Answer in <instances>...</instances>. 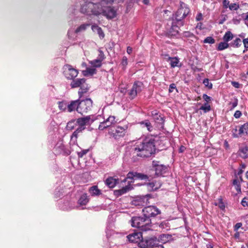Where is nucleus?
<instances>
[{"label": "nucleus", "instance_id": "1a4fd4ad", "mask_svg": "<svg viewBox=\"0 0 248 248\" xmlns=\"http://www.w3.org/2000/svg\"><path fill=\"white\" fill-rule=\"evenodd\" d=\"M153 177L151 175L144 174L137 172L130 171L128 173L126 179L131 180H141L145 181H150Z\"/></svg>", "mask_w": 248, "mask_h": 248}, {"label": "nucleus", "instance_id": "ddd939ff", "mask_svg": "<svg viewBox=\"0 0 248 248\" xmlns=\"http://www.w3.org/2000/svg\"><path fill=\"white\" fill-rule=\"evenodd\" d=\"M63 73L66 78L69 79H73L77 77L78 72L71 65L66 64L64 66Z\"/></svg>", "mask_w": 248, "mask_h": 248}, {"label": "nucleus", "instance_id": "f704fd0d", "mask_svg": "<svg viewBox=\"0 0 248 248\" xmlns=\"http://www.w3.org/2000/svg\"><path fill=\"white\" fill-rule=\"evenodd\" d=\"M59 109L62 111H68V104L65 101H59L58 102Z\"/></svg>", "mask_w": 248, "mask_h": 248}, {"label": "nucleus", "instance_id": "0e129e2a", "mask_svg": "<svg viewBox=\"0 0 248 248\" xmlns=\"http://www.w3.org/2000/svg\"><path fill=\"white\" fill-rule=\"evenodd\" d=\"M162 56L164 59L166 60L168 62L169 61V57H170L168 54H163Z\"/></svg>", "mask_w": 248, "mask_h": 248}, {"label": "nucleus", "instance_id": "393cba45", "mask_svg": "<svg viewBox=\"0 0 248 248\" xmlns=\"http://www.w3.org/2000/svg\"><path fill=\"white\" fill-rule=\"evenodd\" d=\"M89 191L92 196H98L102 194L101 190L98 189L96 186H93L91 187Z\"/></svg>", "mask_w": 248, "mask_h": 248}, {"label": "nucleus", "instance_id": "72a5a7b5", "mask_svg": "<svg viewBox=\"0 0 248 248\" xmlns=\"http://www.w3.org/2000/svg\"><path fill=\"white\" fill-rule=\"evenodd\" d=\"M229 46H230V43L229 44L228 42L225 41L221 42L218 44L217 47V50L218 51H221L227 48Z\"/></svg>", "mask_w": 248, "mask_h": 248}, {"label": "nucleus", "instance_id": "9d476101", "mask_svg": "<svg viewBox=\"0 0 248 248\" xmlns=\"http://www.w3.org/2000/svg\"><path fill=\"white\" fill-rule=\"evenodd\" d=\"M54 151L57 154H62L63 155H69L71 153L68 146H65L62 140H59L56 143Z\"/></svg>", "mask_w": 248, "mask_h": 248}, {"label": "nucleus", "instance_id": "f8f14e48", "mask_svg": "<svg viewBox=\"0 0 248 248\" xmlns=\"http://www.w3.org/2000/svg\"><path fill=\"white\" fill-rule=\"evenodd\" d=\"M143 88V84L142 82L139 81H135L128 93L129 98L131 99L135 98L138 94L142 91Z\"/></svg>", "mask_w": 248, "mask_h": 248}, {"label": "nucleus", "instance_id": "4be33fe9", "mask_svg": "<svg viewBox=\"0 0 248 248\" xmlns=\"http://www.w3.org/2000/svg\"><path fill=\"white\" fill-rule=\"evenodd\" d=\"M147 188L150 191H155L160 187L161 184L158 182H152L147 184Z\"/></svg>", "mask_w": 248, "mask_h": 248}, {"label": "nucleus", "instance_id": "f03ea898", "mask_svg": "<svg viewBox=\"0 0 248 248\" xmlns=\"http://www.w3.org/2000/svg\"><path fill=\"white\" fill-rule=\"evenodd\" d=\"M155 151V139L152 137L140 139L133 146L127 147L126 155L134 158L135 156L148 157Z\"/></svg>", "mask_w": 248, "mask_h": 248}, {"label": "nucleus", "instance_id": "f3484780", "mask_svg": "<svg viewBox=\"0 0 248 248\" xmlns=\"http://www.w3.org/2000/svg\"><path fill=\"white\" fill-rule=\"evenodd\" d=\"M152 116L155 123L157 124V126L159 128H163L164 126V117H162L161 115H159L156 111H153L151 113Z\"/></svg>", "mask_w": 248, "mask_h": 248}, {"label": "nucleus", "instance_id": "20e7f679", "mask_svg": "<svg viewBox=\"0 0 248 248\" xmlns=\"http://www.w3.org/2000/svg\"><path fill=\"white\" fill-rule=\"evenodd\" d=\"M131 224L133 227L140 229L142 231L151 230L152 226L151 218L142 217H133L131 220Z\"/></svg>", "mask_w": 248, "mask_h": 248}, {"label": "nucleus", "instance_id": "a19ab883", "mask_svg": "<svg viewBox=\"0 0 248 248\" xmlns=\"http://www.w3.org/2000/svg\"><path fill=\"white\" fill-rule=\"evenodd\" d=\"M233 185L235 186V189L238 193L241 192L240 183L237 179H234L232 182Z\"/></svg>", "mask_w": 248, "mask_h": 248}, {"label": "nucleus", "instance_id": "4c0bfd02", "mask_svg": "<svg viewBox=\"0 0 248 248\" xmlns=\"http://www.w3.org/2000/svg\"><path fill=\"white\" fill-rule=\"evenodd\" d=\"M96 73V70L93 68H87L85 71H83V74L84 76H87L88 75H93Z\"/></svg>", "mask_w": 248, "mask_h": 248}, {"label": "nucleus", "instance_id": "680f3d73", "mask_svg": "<svg viewBox=\"0 0 248 248\" xmlns=\"http://www.w3.org/2000/svg\"><path fill=\"white\" fill-rule=\"evenodd\" d=\"M246 33H244V32H242V33H241L240 34H239L238 35V37H239V38H240V39H241V38H242V39H243V40L244 39H245V37H246Z\"/></svg>", "mask_w": 248, "mask_h": 248}, {"label": "nucleus", "instance_id": "b1692460", "mask_svg": "<svg viewBox=\"0 0 248 248\" xmlns=\"http://www.w3.org/2000/svg\"><path fill=\"white\" fill-rule=\"evenodd\" d=\"M85 82V79L83 78H78L76 80H73L71 84V87L72 88H75L80 87L82 85H83Z\"/></svg>", "mask_w": 248, "mask_h": 248}, {"label": "nucleus", "instance_id": "e433bc0d", "mask_svg": "<svg viewBox=\"0 0 248 248\" xmlns=\"http://www.w3.org/2000/svg\"><path fill=\"white\" fill-rule=\"evenodd\" d=\"M77 125H78L77 120H72L67 123L66 128L68 130H72Z\"/></svg>", "mask_w": 248, "mask_h": 248}, {"label": "nucleus", "instance_id": "8fccbe9b", "mask_svg": "<svg viewBox=\"0 0 248 248\" xmlns=\"http://www.w3.org/2000/svg\"><path fill=\"white\" fill-rule=\"evenodd\" d=\"M241 204L244 207L248 206V198L245 197L241 201Z\"/></svg>", "mask_w": 248, "mask_h": 248}, {"label": "nucleus", "instance_id": "864d4df0", "mask_svg": "<svg viewBox=\"0 0 248 248\" xmlns=\"http://www.w3.org/2000/svg\"><path fill=\"white\" fill-rule=\"evenodd\" d=\"M222 4L224 8H229L230 3L228 0H224L223 1Z\"/></svg>", "mask_w": 248, "mask_h": 248}, {"label": "nucleus", "instance_id": "5fc2aeb1", "mask_svg": "<svg viewBox=\"0 0 248 248\" xmlns=\"http://www.w3.org/2000/svg\"><path fill=\"white\" fill-rule=\"evenodd\" d=\"M242 226V224L240 222L237 223L234 226V230L237 231Z\"/></svg>", "mask_w": 248, "mask_h": 248}, {"label": "nucleus", "instance_id": "4d7b16f0", "mask_svg": "<svg viewBox=\"0 0 248 248\" xmlns=\"http://www.w3.org/2000/svg\"><path fill=\"white\" fill-rule=\"evenodd\" d=\"M241 115H242L241 112L239 110H237L235 112V113L234 114V117L235 118H239L240 117Z\"/></svg>", "mask_w": 248, "mask_h": 248}, {"label": "nucleus", "instance_id": "774afa93", "mask_svg": "<svg viewBox=\"0 0 248 248\" xmlns=\"http://www.w3.org/2000/svg\"><path fill=\"white\" fill-rule=\"evenodd\" d=\"M120 91L122 93H124L125 92L126 89L125 88H121Z\"/></svg>", "mask_w": 248, "mask_h": 248}, {"label": "nucleus", "instance_id": "a18cd8bd", "mask_svg": "<svg viewBox=\"0 0 248 248\" xmlns=\"http://www.w3.org/2000/svg\"><path fill=\"white\" fill-rule=\"evenodd\" d=\"M215 42V40L212 37H207L203 40L204 43L213 44H214Z\"/></svg>", "mask_w": 248, "mask_h": 248}, {"label": "nucleus", "instance_id": "39448f33", "mask_svg": "<svg viewBox=\"0 0 248 248\" xmlns=\"http://www.w3.org/2000/svg\"><path fill=\"white\" fill-rule=\"evenodd\" d=\"M190 9L187 5L183 2H181L179 8L173 15L172 20L176 21L180 26L184 25L183 20L185 19L190 14Z\"/></svg>", "mask_w": 248, "mask_h": 248}, {"label": "nucleus", "instance_id": "bb28decb", "mask_svg": "<svg viewBox=\"0 0 248 248\" xmlns=\"http://www.w3.org/2000/svg\"><path fill=\"white\" fill-rule=\"evenodd\" d=\"M238 155L243 158L248 157V147L245 146L240 148L238 151Z\"/></svg>", "mask_w": 248, "mask_h": 248}, {"label": "nucleus", "instance_id": "6ab92c4d", "mask_svg": "<svg viewBox=\"0 0 248 248\" xmlns=\"http://www.w3.org/2000/svg\"><path fill=\"white\" fill-rule=\"evenodd\" d=\"M177 22L172 20L171 26L169 31V34L171 36H175L178 34L179 27H181Z\"/></svg>", "mask_w": 248, "mask_h": 248}, {"label": "nucleus", "instance_id": "f257e3e1", "mask_svg": "<svg viewBox=\"0 0 248 248\" xmlns=\"http://www.w3.org/2000/svg\"><path fill=\"white\" fill-rule=\"evenodd\" d=\"M80 4V12L87 16L102 15L107 19L116 17L117 9L112 6H105L103 4H111L114 1L119 2L124 0H83Z\"/></svg>", "mask_w": 248, "mask_h": 248}, {"label": "nucleus", "instance_id": "13d9d810", "mask_svg": "<svg viewBox=\"0 0 248 248\" xmlns=\"http://www.w3.org/2000/svg\"><path fill=\"white\" fill-rule=\"evenodd\" d=\"M196 20L197 21H201L202 20V14L200 13H199L196 17Z\"/></svg>", "mask_w": 248, "mask_h": 248}, {"label": "nucleus", "instance_id": "6e6d98bb", "mask_svg": "<svg viewBox=\"0 0 248 248\" xmlns=\"http://www.w3.org/2000/svg\"><path fill=\"white\" fill-rule=\"evenodd\" d=\"M238 104V100L235 99L233 102L231 103V105H232V109L235 108Z\"/></svg>", "mask_w": 248, "mask_h": 248}, {"label": "nucleus", "instance_id": "6e6552de", "mask_svg": "<svg viewBox=\"0 0 248 248\" xmlns=\"http://www.w3.org/2000/svg\"><path fill=\"white\" fill-rule=\"evenodd\" d=\"M142 213L143 215L146 217L151 218L160 214L161 211L155 206H148L142 209Z\"/></svg>", "mask_w": 248, "mask_h": 248}, {"label": "nucleus", "instance_id": "c9c22d12", "mask_svg": "<svg viewBox=\"0 0 248 248\" xmlns=\"http://www.w3.org/2000/svg\"><path fill=\"white\" fill-rule=\"evenodd\" d=\"M233 38V34L230 31H227L223 36V39L225 42H229Z\"/></svg>", "mask_w": 248, "mask_h": 248}, {"label": "nucleus", "instance_id": "7c9ffc66", "mask_svg": "<svg viewBox=\"0 0 248 248\" xmlns=\"http://www.w3.org/2000/svg\"><path fill=\"white\" fill-rule=\"evenodd\" d=\"M239 135H247L248 134V123L242 125L239 129Z\"/></svg>", "mask_w": 248, "mask_h": 248}, {"label": "nucleus", "instance_id": "49530a36", "mask_svg": "<svg viewBox=\"0 0 248 248\" xmlns=\"http://www.w3.org/2000/svg\"><path fill=\"white\" fill-rule=\"evenodd\" d=\"M239 5L236 3H232L230 4L229 8L230 10H237L239 8Z\"/></svg>", "mask_w": 248, "mask_h": 248}, {"label": "nucleus", "instance_id": "79ce46f5", "mask_svg": "<svg viewBox=\"0 0 248 248\" xmlns=\"http://www.w3.org/2000/svg\"><path fill=\"white\" fill-rule=\"evenodd\" d=\"M215 205L216 206H218V207L223 210L225 209V204L224 203H223V201H222V199L220 198L219 199H218V202L217 203H215Z\"/></svg>", "mask_w": 248, "mask_h": 248}, {"label": "nucleus", "instance_id": "423d86ee", "mask_svg": "<svg viewBox=\"0 0 248 248\" xmlns=\"http://www.w3.org/2000/svg\"><path fill=\"white\" fill-rule=\"evenodd\" d=\"M93 105V101L90 98L81 99L78 98V112L83 115L87 113L91 109Z\"/></svg>", "mask_w": 248, "mask_h": 248}, {"label": "nucleus", "instance_id": "a211bd4d", "mask_svg": "<svg viewBox=\"0 0 248 248\" xmlns=\"http://www.w3.org/2000/svg\"><path fill=\"white\" fill-rule=\"evenodd\" d=\"M99 54L97 59L93 60L89 62L91 65L94 68H98L101 66L102 62L105 59V57L102 51L100 50Z\"/></svg>", "mask_w": 248, "mask_h": 248}, {"label": "nucleus", "instance_id": "de8ad7c7", "mask_svg": "<svg viewBox=\"0 0 248 248\" xmlns=\"http://www.w3.org/2000/svg\"><path fill=\"white\" fill-rule=\"evenodd\" d=\"M242 42H243L244 46L243 52L245 53L248 50V38L244 39Z\"/></svg>", "mask_w": 248, "mask_h": 248}, {"label": "nucleus", "instance_id": "e2e57ef3", "mask_svg": "<svg viewBox=\"0 0 248 248\" xmlns=\"http://www.w3.org/2000/svg\"><path fill=\"white\" fill-rule=\"evenodd\" d=\"M132 51H133V49L131 47L127 46L126 51L128 54H130L131 53H132Z\"/></svg>", "mask_w": 248, "mask_h": 248}, {"label": "nucleus", "instance_id": "052dcab7", "mask_svg": "<svg viewBox=\"0 0 248 248\" xmlns=\"http://www.w3.org/2000/svg\"><path fill=\"white\" fill-rule=\"evenodd\" d=\"M160 237H161V239L163 241H164V242L166 241V238H168V235H166V234H162L161 235H160Z\"/></svg>", "mask_w": 248, "mask_h": 248}, {"label": "nucleus", "instance_id": "2eb2a0df", "mask_svg": "<svg viewBox=\"0 0 248 248\" xmlns=\"http://www.w3.org/2000/svg\"><path fill=\"white\" fill-rule=\"evenodd\" d=\"M118 119L114 116H109L104 122L100 123L98 129L100 130H103L105 128L111 126L117 123Z\"/></svg>", "mask_w": 248, "mask_h": 248}, {"label": "nucleus", "instance_id": "412c9836", "mask_svg": "<svg viewBox=\"0 0 248 248\" xmlns=\"http://www.w3.org/2000/svg\"><path fill=\"white\" fill-rule=\"evenodd\" d=\"M78 108V99L76 100L71 101L69 104H68V112H71L73 111L77 110Z\"/></svg>", "mask_w": 248, "mask_h": 248}, {"label": "nucleus", "instance_id": "473e14b6", "mask_svg": "<svg viewBox=\"0 0 248 248\" xmlns=\"http://www.w3.org/2000/svg\"><path fill=\"white\" fill-rule=\"evenodd\" d=\"M129 190V187L128 186H126L124 187L123 188L119 190H115L114 193L115 195L117 196H120L122 195L123 194L126 193Z\"/></svg>", "mask_w": 248, "mask_h": 248}, {"label": "nucleus", "instance_id": "dca6fc26", "mask_svg": "<svg viewBox=\"0 0 248 248\" xmlns=\"http://www.w3.org/2000/svg\"><path fill=\"white\" fill-rule=\"evenodd\" d=\"M127 238L129 242L138 243L140 246V243L142 241L143 238L140 232H134L127 236Z\"/></svg>", "mask_w": 248, "mask_h": 248}, {"label": "nucleus", "instance_id": "bf43d9fd", "mask_svg": "<svg viewBox=\"0 0 248 248\" xmlns=\"http://www.w3.org/2000/svg\"><path fill=\"white\" fill-rule=\"evenodd\" d=\"M232 85L236 88H239L240 87V84L236 81L232 82Z\"/></svg>", "mask_w": 248, "mask_h": 248}, {"label": "nucleus", "instance_id": "09e8293b", "mask_svg": "<svg viewBox=\"0 0 248 248\" xmlns=\"http://www.w3.org/2000/svg\"><path fill=\"white\" fill-rule=\"evenodd\" d=\"M89 152L88 149L82 150L80 152H77V154L79 158H82Z\"/></svg>", "mask_w": 248, "mask_h": 248}, {"label": "nucleus", "instance_id": "9b49d317", "mask_svg": "<svg viewBox=\"0 0 248 248\" xmlns=\"http://www.w3.org/2000/svg\"><path fill=\"white\" fill-rule=\"evenodd\" d=\"M152 166L155 171V175L156 176H163L168 171L167 166L160 164L159 162L157 161H153Z\"/></svg>", "mask_w": 248, "mask_h": 248}, {"label": "nucleus", "instance_id": "58836bf2", "mask_svg": "<svg viewBox=\"0 0 248 248\" xmlns=\"http://www.w3.org/2000/svg\"><path fill=\"white\" fill-rule=\"evenodd\" d=\"M88 90V89L87 87H85L84 85L81 86L78 92L79 98H81L83 94L86 93Z\"/></svg>", "mask_w": 248, "mask_h": 248}, {"label": "nucleus", "instance_id": "5701e85b", "mask_svg": "<svg viewBox=\"0 0 248 248\" xmlns=\"http://www.w3.org/2000/svg\"><path fill=\"white\" fill-rule=\"evenodd\" d=\"M118 183V180L112 177L108 178L105 181V184L109 188L114 187Z\"/></svg>", "mask_w": 248, "mask_h": 248}, {"label": "nucleus", "instance_id": "338daca9", "mask_svg": "<svg viewBox=\"0 0 248 248\" xmlns=\"http://www.w3.org/2000/svg\"><path fill=\"white\" fill-rule=\"evenodd\" d=\"M243 172V170L242 169H240L239 170L238 172H237V175H241Z\"/></svg>", "mask_w": 248, "mask_h": 248}, {"label": "nucleus", "instance_id": "0eeeda50", "mask_svg": "<svg viewBox=\"0 0 248 248\" xmlns=\"http://www.w3.org/2000/svg\"><path fill=\"white\" fill-rule=\"evenodd\" d=\"M157 240L156 237H152L145 240L142 239V241L140 243V247L142 248H151L155 247V248H164L161 245H157Z\"/></svg>", "mask_w": 248, "mask_h": 248}, {"label": "nucleus", "instance_id": "4468645a", "mask_svg": "<svg viewBox=\"0 0 248 248\" xmlns=\"http://www.w3.org/2000/svg\"><path fill=\"white\" fill-rule=\"evenodd\" d=\"M113 128L114 129H111V135L115 139H119L124 136L128 126L126 125L124 126L118 125Z\"/></svg>", "mask_w": 248, "mask_h": 248}, {"label": "nucleus", "instance_id": "603ef678", "mask_svg": "<svg viewBox=\"0 0 248 248\" xmlns=\"http://www.w3.org/2000/svg\"><path fill=\"white\" fill-rule=\"evenodd\" d=\"M202 98L207 103L211 100V97L207 95L206 94H203Z\"/></svg>", "mask_w": 248, "mask_h": 248}, {"label": "nucleus", "instance_id": "3c124183", "mask_svg": "<svg viewBox=\"0 0 248 248\" xmlns=\"http://www.w3.org/2000/svg\"><path fill=\"white\" fill-rule=\"evenodd\" d=\"M174 89H176V90H177L176 89V86L175 84L174 83H172V84H170V86H169V92L172 93Z\"/></svg>", "mask_w": 248, "mask_h": 248}, {"label": "nucleus", "instance_id": "2f4dec72", "mask_svg": "<svg viewBox=\"0 0 248 248\" xmlns=\"http://www.w3.org/2000/svg\"><path fill=\"white\" fill-rule=\"evenodd\" d=\"M90 25L91 24L90 23H84L80 25L76 29L75 32L78 33L85 31L87 28L90 26Z\"/></svg>", "mask_w": 248, "mask_h": 248}, {"label": "nucleus", "instance_id": "c03bdc74", "mask_svg": "<svg viewBox=\"0 0 248 248\" xmlns=\"http://www.w3.org/2000/svg\"><path fill=\"white\" fill-rule=\"evenodd\" d=\"M203 84L205 87L208 89H211L212 88L213 85L212 83L210 82L208 78H205L203 81Z\"/></svg>", "mask_w": 248, "mask_h": 248}, {"label": "nucleus", "instance_id": "a878e982", "mask_svg": "<svg viewBox=\"0 0 248 248\" xmlns=\"http://www.w3.org/2000/svg\"><path fill=\"white\" fill-rule=\"evenodd\" d=\"M89 201V198L86 194H84L81 196L78 200V204L79 206H83L87 204Z\"/></svg>", "mask_w": 248, "mask_h": 248}, {"label": "nucleus", "instance_id": "7ed1b4c3", "mask_svg": "<svg viewBox=\"0 0 248 248\" xmlns=\"http://www.w3.org/2000/svg\"><path fill=\"white\" fill-rule=\"evenodd\" d=\"M94 120L93 116L91 115L77 119V123L78 127L71 135L70 142L75 143L77 141L78 133L82 132L86 128V126L90 125Z\"/></svg>", "mask_w": 248, "mask_h": 248}, {"label": "nucleus", "instance_id": "37998d69", "mask_svg": "<svg viewBox=\"0 0 248 248\" xmlns=\"http://www.w3.org/2000/svg\"><path fill=\"white\" fill-rule=\"evenodd\" d=\"M121 64L123 67L122 68L124 70L128 64V60L126 57L124 56L123 57Z\"/></svg>", "mask_w": 248, "mask_h": 248}, {"label": "nucleus", "instance_id": "ea45409f", "mask_svg": "<svg viewBox=\"0 0 248 248\" xmlns=\"http://www.w3.org/2000/svg\"><path fill=\"white\" fill-rule=\"evenodd\" d=\"M200 110H202L204 113H206L211 110V106L208 103H205L200 108Z\"/></svg>", "mask_w": 248, "mask_h": 248}, {"label": "nucleus", "instance_id": "cd10ccee", "mask_svg": "<svg viewBox=\"0 0 248 248\" xmlns=\"http://www.w3.org/2000/svg\"><path fill=\"white\" fill-rule=\"evenodd\" d=\"M140 124L142 126V127H146L147 130L149 132H151L153 130V127L148 120H145L144 121H141L140 122Z\"/></svg>", "mask_w": 248, "mask_h": 248}, {"label": "nucleus", "instance_id": "aec40b11", "mask_svg": "<svg viewBox=\"0 0 248 248\" xmlns=\"http://www.w3.org/2000/svg\"><path fill=\"white\" fill-rule=\"evenodd\" d=\"M91 29L93 32H96L100 39H103L105 37V34L101 28L99 27L97 24L94 23L92 25Z\"/></svg>", "mask_w": 248, "mask_h": 248}, {"label": "nucleus", "instance_id": "69168bd1", "mask_svg": "<svg viewBox=\"0 0 248 248\" xmlns=\"http://www.w3.org/2000/svg\"><path fill=\"white\" fill-rule=\"evenodd\" d=\"M185 149L186 148L184 146H181L179 149V152L180 153H183L185 151Z\"/></svg>", "mask_w": 248, "mask_h": 248}, {"label": "nucleus", "instance_id": "c756f323", "mask_svg": "<svg viewBox=\"0 0 248 248\" xmlns=\"http://www.w3.org/2000/svg\"><path fill=\"white\" fill-rule=\"evenodd\" d=\"M172 68L179 66V60L177 57H169V61Z\"/></svg>", "mask_w": 248, "mask_h": 248}, {"label": "nucleus", "instance_id": "c85d7f7f", "mask_svg": "<svg viewBox=\"0 0 248 248\" xmlns=\"http://www.w3.org/2000/svg\"><path fill=\"white\" fill-rule=\"evenodd\" d=\"M230 46L233 48H238L242 45L241 39L239 37H236L230 43Z\"/></svg>", "mask_w": 248, "mask_h": 248}]
</instances>
